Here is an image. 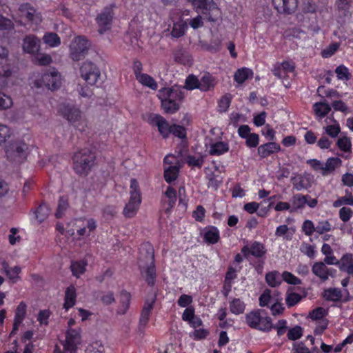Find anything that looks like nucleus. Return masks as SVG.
<instances>
[{
    "label": "nucleus",
    "mask_w": 353,
    "mask_h": 353,
    "mask_svg": "<svg viewBox=\"0 0 353 353\" xmlns=\"http://www.w3.org/2000/svg\"><path fill=\"white\" fill-rule=\"evenodd\" d=\"M139 266L141 276L148 285H153L155 280V266L154 264V250L149 243L141 245L139 252Z\"/></svg>",
    "instance_id": "nucleus-1"
},
{
    "label": "nucleus",
    "mask_w": 353,
    "mask_h": 353,
    "mask_svg": "<svg viewBox=\"0 0 353 353\" xmlns=\"http://www.w3.org/2000/svg\"><path fill=\"white\" fill-rule=\"evenodd\" d=\"M246 324L251 328L268 332L273 328L272 319L262 310H255L245 316Z\"/></svg>",
    "instance_id": "nucleus-2"
},
{
    "label": "nucleus",
    "mask_w": 353,
    "mask_h": 353,
    "mask_svg": "<svg viewBox=\"0 0 353 353\" xmlns=\"http://www.w3.org/2000/svg\"><path fill=\"white\" fill-rule=\"evenodd\" d=\"M130 199L123 208V214L126 218L134 217L141 203V194L139 185L136 179L130 180Z\"/></svg>",
    "instance_id": "nucleus-3"
},
{
    "label": "nucleus",
    "mask_w": 353,
    "mask_h": 353,
    "mask_svg": "<svg viewBox=\"0 0 353 353\" xmlns=\"http://www.w3.org/2000/svg\"><path fill=\"white\" fill-rule=\"evenodd\" d=\"M94 154L88 149H83L76 152L73 157L74 169L81 175H85L94 165Z\"/></svg>",
    "instance_id": "nucleus-4"
},
{
    "label": "nucleus",
    "mask_w": 353,
    "mask_h": 353,
    "mask_svg": "<svg viewBox=\"0 0 353 353\" xmlns=\"http://www.w3.org/2000/svg\"><path fill=\"white\" fill-rule=\"evenodd\" d=\"M90 42L83 36L75 37L69 44V56L74 61L83 59L90 48Z\"/></svg>",
    "instance_id": "nucleus-5"
},
{
    "label": "nucleus",
    "mask_w": 353,
    "mask_h": 353,
    "mask_svg": "<svg viewBox=\"0 0 353 353\" xmlns=\"http://www.w3.org/2000/svg\"><path fill=\"white\" fill-rule=\"evenodd\" d=\"M61 79L60 74L54 69H50L46 73L38 76L32 83V86L37 88H46L54 90L61 86Z\"/></svg>",
    "instance_id": "nucleus-6"
},
{
    "label": "nucleus",
    "mask_w": 353,
    "mask_h": 353,
    "mask_svg": "<svg viewBox=\"0 0 353 353\" xmlns=\"http://www.w3.org/2000/svg\"><path fill=\"white\" fill-rule=\"evenodd\" d=\"M81 329L68 328L66 332L65 340L63 341V351L60 347L55 346L54 353H76L77 346L81 342Z\"/></svg>",
    "instance_id": "nucleus-7"
},
{
    "label": "nucleus",
    "mask_w": 353,
    "mask_h": 353,
    "mask_svg": "<svg viewBox=\"0 0 353 353\" xmlns=\"http://www.w3.org/2000/svg\"><path fill=\"white\" fill-rule=\"evenodd\" d=\"M28 149V145L23 141H14L6 146L5 152L9 161L21 163L26 158Z\"/></svg>",
    "instance_id": "nucleus-8"
},
{
    "label": "nucleus",
    "mask_w": 353,
    "mask_h": 353,
    "mask_svg": "<svg viewBox=\"0 0 353 353\" xmlns=\"http://www.w3.org/2000/svg\"><path fill=\"white\" fill-rule=\"evenodd\" d=\"M80 72L82 78L90 85H95L101 76L99 68L96 65L90 61L84 62L82 64Z\"/></svg>",
    "instance_id": "nucleus-9"
},
{
    "label": "nucleus",
    "mask_w": 353,
    "mask_h": 353,
    "mask_svg": "<svg viewBox=\"0 0 353 353\" xmlns=\"http://www.w3.org/2000/svg\"><path fill=\"white\" fill-rule=\"evenodd\" d=\"M192 6L197 8L203 9L210 11L208 14V20L215 21L220 17L221 12L217 8L216 3L212 0H188Z\"/></svg>",
    "instance_id": "nucleus-10"
},
{
    "label": "nucleus",
    "mask_w": 353,
    "mask_h": 353,
    "mask_svg": "<svg viewBox=\"0 0 353 353\" xmlns=\"http://www.w3.org/2000/svg\"><path fill=\"white\" fill-rule=\"evenodd\" d=\"M63 116L74 126L79 127L83 123V117L81 110L72 105H63L61 108Z\"/></svg>",
    "instance_id": "nucleus-11"
},
{
    "label": "nucleus",
    "mask_w": 353,
    "mask_h": 353,
    "mask_svg": "<svg viewBox=\"0 0 353 353\" xmlns=\"http://www.w3.org/2000/svg\"><path fill=\"white\" fill-rule=\"evenodd\" d=\"M325 261L315 262L312 267V273L322 282H325L330 277L334 278L336 274V270L328 268Z\"/></svg>",
    "instance_id": "nucleus-12"
},
{
    "label": "nucleus",
    "mask_w": 353,
    "mask_h": 353,
    "mask_svg": "<svg viewBox=\"0 0 353 353\" xmlns=\"http://www.w3.org/2000/svg\"><path fill=\"white\" fill-rule=\"evenodd\" d=\"M19 12L21 17H25L32 23L38 25L42 22V16L30 3L21 4L19 8Z\"/></svg>",
    "instance_id": "nucleus-13"
},
{
    "label": "nucleus",
    "mask_w": 353,
    "mask_h": 353,
    "mask_svg": "<svg viewBox=\"0 0 353 353\" xmlns=\"http://www.w3.org/2000/svg\"><path fill=\"white\" fill-rule=\"evenodd\" d=\"M148 122L158 128L160 134L166 138L171 133V126L166 120L159 114H152L148 117Z\"/></svg>",
    "instance_id": "nucleus-14"
},
{
    "label": "nucleus",
    "mask_w": 353,
    "mask_h": 353,
    "mask_svg": "<svg viewBox=\"0 0 353 353\" xmlns=\"http://www.w3.org/2000/svg\"><path fill=\"white\" fill-rule=\"evenodd\" d=\"M75 227L79 236H88L96 229L97 224L93 219H79L76 221Z\"/></svg>",
    "instance_id": "nucleus-15"
},
{
    "label": "nucleus",
    "mask_w": 353,
    "mask_h": 353,
    "mask_svg": "<svg viewBox=\"0 0 353 353\" xmlns=\"http://www.w3.org/2000/svg\"><path fill=\"white\" fill-rule=\"evenodd\" d=\"M241 252L246 258H248L250 255H252L256 258H261L265 255L266 253V250L263 244L258 241H254L243 247L241 249Z\"/></svg>",
    "instance_id": "nucleus-16"
},
{
    "label": "nucleus",
    "mask_w": 353,
    "mask_h": 353,
    "mask_svg": "<svg viewBox=\"0 0 353 353\" xmlns=\"http://www.w3.org/2000/svg\"><path fill=\"white\" fill-rule=\"evenodd\" d=\"M113 18V12L112 8H105L100 13L97 18V22L99 26V32L102 34L111 27Z\"/></svg>",
    "instance_id": "nucleus-17"
},
{
    "label": "nucleus",
    "mask_w": 353,
    "mask_h": 353,
    "mask_svg": "<svg viewBox=\"0 0 353 353\" xmlns=\"http://www.w3.org/2000/svg\"><path fill=\"white\" fill-rule=\"evenodd\" d=\"M274 8L281 14H291L294 12L298 5L297 0H272Z\"/></svg>",
    "instance_id": "nucleus-18"
},
{
    "label": "nucleus",
    "mask_w": 353,
    "mask_h": 353,
    "mask_svg": "<svg viewBox=\"0 0 353 353\" xmlns=\"http://www.w3.org/2000/svg\"><path fill=\"white\" fill-rule=\"evenodd\" d=\"M313 177L312 175L305 173L296 174L291 178L293 188L297 191L307 189L312 186Z\"/></svg>",
    "instance_id": "nucleus-19"
},
{
    "label": "nucleus",
    "mask_w": 353,
    "mask_h": 353,
    "mask_svg": "<svg viewBox=\"0 0 353 353\" xmlns=\"http://www.w3.org/2000/svg\"><path fill=\"white\" fill-rule=\"evenodd\" d=\"M158 96L160 99H164L165 98L168 100L174 101H180L183 98V94L181 90L177 87L165 88L161 89L159 91Z\"/></svg>",
    "instance_id": "nucleus-20"
},
{
    "label": "nucleus",
    "mask_w": 353,
    "mask_h": 353,
    "mask_svg": "<svg viewBox=\"0 0 353 353\" xmlns=\"http://www.w3.org/2000/svg\"><path fill=\"white\" fill-rule=\"evenodd\" d=\"M23 51L29 54H34L40 50V40L36 36L30 34L26 36L22 43Z\"/></svg>",
    "instance_id": "nucleus-21"
},
{
    "label": "nucleus",
    "mask_w": 353,
    "mask_h": 353,
    "mask_svg": "<svg viewBox=\"0 0 353 353\" xmlns=\"http://www.w3.org/2000/svg\"><path fill=\"white\" fill-rule=\"evenodd\" d=\"M26 314V305L23 302H21L17 306L15 311V316L13 323V328L11 334L17 332L19 327L22 323Z\"/></svg>",
    "instance_id": "nucleus-22"
},
{
    "label": "nucleus",
    "mask_w": 353,
    "mask_h": 353,
    "mask_svg": "<svg viewBox=\"0 0 353 353\" xmlns=\"http://www.w3.org/2000/svg\"><path fill=\"white\" fill-rule=\"evenodd\" d=\"M186 29V23L180 20L176 22H174L172 26L170 25L165 32L170 31V35L172 38H179L185 34Z\"/></svg>",
    "instance_id": "nucleus-23"
},
{
    "label": "nucleus",
    "mask_w": 353,
    "mask_h": 353,
    "mask_svg": "<svg viewBox=\"0 0 353 353\" xmlns=\"http://www.w3.org/2000/svg\"><path fill=\"white\" fill-rule=\"evenodd\" d=\"M281 147L275 142H269L263 145H261L258 148V154L262 157L265 158L270 154L280 151Z\"/></svg>",
    "instance_id": "nucleus-24"
},
{
    "label": "nucleus",
    "mask_w": 353,
    "mask_h": 353,
    "mask_svg": "<svg viewBox=\"0 0 353 353\" xmlns=\"http://www.w3.org/2000/svg\"><path fill=\"white\" fill-rule=\"evenodd\" d=\"M229 150V145L227 142L216 141L210 144L209 154L211 155H222Z\"/></svg>",
    "instance_id": "nucleus-25"
},
{
    "label": "nucleus",
    "mask_w": 353,
    "mask_h": 353,
    "mask_svg": "<svg viewBox=\"0 0 353 353\" xmlns=\"http://www.w3.org/2000/svg\"><path fill=\"white\" fill-rule=\"evenodd\" d=\"M131 301V295L125 290H122L119 296L120 305L117 310V313L119 314H125L129 307Z\"/></svg>",
    "instance_id": "nucleus-26"
},
{
    "label": "nucleus",
    "mask_w": 353,
    "mask_h": 353,
    "mask_svg": "<svg viewBox=\"0 0 353 353\" xmlns=\"http://www.w3.org/2000/svg\"><path fill=\"white\" fill-rule=\"evenodd\" d=\"M199 81L200 90L202 92H206L213 89L216 84L215 78L209 73H205L201 79H199Z\"/></svg>",
    "instance_id": "nucleus-27"
},
{
    "label": "nucleus",
    "mask_w": 353,
    "mask_h": 353,
    "mask_svg": "<svg viewBox=\"0 0 353 353\" xmlns=\"http://www.w3.org/2000/svg\"><path fill=\"white\" fill-rule=\"evenodd\" d=\"M252 77L253 72L252 70L248 68H242L236 71L234 75V79L238 85H241L246 80L252 78Z\"/></svg>",
    "instance_id": "nucleus-28"
},
{
    "label": "nucleus",
    "mask_w": 353,
    "mask_h": 353,
    "mask_svg": "<svg viewBox=\"0 0 353 353\" xmlns=\"http://www.w3.org/2000/svg\"><path fill=\"white\" fill-rule=\"evenodd\" d=\"M309 198L310 197L308 195L303 196L299 194L294 195L291 199L292 208L290 212H292L304 208L307 203V199Z\"/></svg>",
    "instance_id": "nucleus-29"
},
{
    "label": "nucleus",
    "mask_w": 353,
    "mask_h": 353,
    "mask_svg": "<svg viewBox=\"0 0 353 353\" xmlns=\"http://www.w3.org/2000/svg\"><path fill=\"white\" fill-rule=\"evenodd\" d=\"M321 252L325 255L324 261L327 265H336L339 261L333 254V250L328 243H323L321 247Z\"/></svg>",
    "instance_id": "nucleus-30"
},
{
    "label": "nucleus",
    "mask_w": 353,
    "mask_h": 353,
    "mask_svg": "<svg viewBox=\"0 0 353 353\" xmlns=\"http://www.w3.org/2000/svg\"><path fill=\"white\" fill-rule=\"evenodd\" d=\"M229 309L231 313L239 315L244 312L245 304L240 299L234 298L229 302Z\"/></svg>",
    "instance_id": "nucleus-31"
},
{
    "label": "nucleus",
    "mask_w": 353,
    "mask_h": 353,
    "mask_svg": "<svg viewBox=\"0 0 353 353\" xmlns=\"http://www.w3.org/2000/svg\"><path fill=\"white\" fill-rule=\"evenodd\" d=\"M313 110L316 117L321 119L330 112L331 107L327 103L319 102L314 104Z\"/></svg>",
    "instance_id": "nucleus-32"
},
{
    "label": "nucleus",
    "mask_w": 353,
    "mask_h": 353,
    "mask_svg": "<svg viewBox=\"0 0 353 353\" xmlns=\"http://www.w3.org/2000/svg\"><path fill=\"white\" fill-rule=\"evenodd\" d=\"M8 50L2 46H0V65L2 68L3 74H1L3 77H8L11 74V70L7 65L8 62Z\"/></svg>",
    "instance_id": "nucleus-33"
},
{
    "label": "nucleus",
    "mask_w": 353,
    "mask_h": 353,
    "mask_svg": "<svg viewBox=\"0 0 353 353\" xmlns=\"http://www.w3.org/2000/svg\"><path fill=\"white\" fill-rule=\"evenodd\" d=\"M76 290L74 286H69L65 290L64 308L68 310L75 304Z\"/></svg>",
    "instance_id": "nucleus-34"
},
{
    "label": "nucleus",
    "mask_w": 353,
    "mask_h": 353,
    "mask_svg": "<svg viewBox=\"0 0 353 353\" xmlns=\"http://www.w3.org/2000/svg\"><path fill=\"white\" fill-rule=\"evenodd\" d=\"M137 80L143 86L148 87L153 90H156L158 88L157 81L148 74H139Z\"/></svg>",
    "instance_id": "nucleus-35"
},
{
    "label": "nucleus",
    "mask_w": 353,
    "mask_h": 353,
    "mask_svg": "<svg viewBox=\"0 0 353 353\" xmlns=\"http://www.w3.org/2000/svg\"><path fill=\"white\" fill-rule=\"evenodd\" d=\"M43 41L50 48H56L61 44L60 37L54 32H47L43 37Z\"/></svg>",
    "instance_id": "nucleus-36"
},
{
    "label": "nucleus",
    "mask_w": 353,
    "mask_h": 353,
    "mask_svg": "<svg viewBox=\"0 0 353 353\" xmlns=\"http://www.w3.org/2000/svg\"><path fill=\"white\" fill-rule=\"evenodd\" d=\"M174 60L185 65H190L192 63V56L184 50H179L176 52Z\"/></svg>",
    "instance_id": "nucleus-37"
},
{
    "label": "nucleus",
    "mask_w": 353,
    "mask_h": 353,
    "mask_svg": "<svg viewBox=\"0 0 353 353\" xmlns=\"http://www.w3.org/2000/svg\"><path fill=\"white\" fill-rule=\"evenodd\" d=\"M179 170V165H177L165 166V169H164L165 180L168 183H171L172 181L176 180V179L178 176Z\"/></svg>",
    "instance_id": "nucleus-38"
},
{
    "label": "nucleus",
    "mask_w": 353,
    "mask_h": 353,
    "mask_svg": "<svg viewBox=\"0 0 353 353\" xmlns=\"http://www.w3.org/2000/svg\"><path fill=\"white\" fill-rule=\"evenodd\" d=\"M204 239L208 243L214 244L219 240V232L216 228L211 227L204 232Z\"/></svg>",
    "instance_id": "nucleus-39"
},
{
    "label": "nucleus",
    "mask_w": 353,
    "mask_h": 353,
    "mask_svg": "<svg viewBox=\"0 0 353 353\" xmlns=\"http://www.w3.org/2000/svg\"><path fill=\"white\" fill-rule=\"evenodd\" d=\"M341 164V160L336 157H331L327 159L323 167V175L334 171Z\"/></svg>",
    "instance_id": "nucleus-40"
},
{
    "label": "nucleus",
    "mask_w": 353,
    "mask_h": 353,
    "mask_svg": "<svg viewBox=\"0 0 353 353\" xmlns=\"http://www.w3.org/2000/svg\"><path fill=\"white\" fill-rule=\"evenodd\" d=\"M69 208L68 199L66 196H61L55 212L57 219L62 218Z\"/></svg>",
    "instance_id": "nucleus-41"
},
{
    "label": "nucleus",
    "mask_w": 353,
    "mask_h": 353,
    "mask_svg": "<svg viewBox=\"0 0 353 353\" xmlns=\"http://www.w3.org/2000/svg\"><path fill=\"white\" fill-rule=\"evenodd\" d=\"M340 269L353 276V259L351 254L345 255L341 259Z\"/></svg>",
    "instance_id": "nucleus-42"
},
{
    "label": "nucleus",
    "mask_w": 353,
    "mask_h": 353,
    "mask_svg": "<svg viewBox=\"0 0 353 353\" xmlns=\"http://www.w3.org/2000/svg\"><path fill=\"white\" fill-rule=\"evenodd\" d=\"M50 209L46 203H42L34 212L35 218L39 222L43 221L50 214Z\"/></svg>",
    "instance_id": "nucleus-43"
},
{
    "label": "nucleus",
    "mask_w": 353,
    "mask_h": 353,
    "mask_svg": "<svg viewBox=\"0 0 353 353\" xmlns=\"http://www.w3.org/2000/svg\"><path fill=\"white\" fill-rule=\"evenodd\" d=\"M323 129L324 130L325 133L331 138L337 137L341 132L340 125L339 123L335 120H333L332 124H328L325 126H323Z\"/></svg>",
    "instance_id": "nucleus-44"
},
{
    "label": "nucleus",
    "mask_w": 353,
    "mask_h": 353,
    "mask_svg": "<svg viewBox=\"0 0 353 353\" xmlns=\"http://www.w3.org/2000/svg\"><path fill=\"white\" fill-rule=\"evenodd\" d=\"M341 291L337 288L327 289L323 292L324 298L327 301H338L341 299Z\"/></svg>",
    "instance_id": "nucleus-45"
},
{
    "label": "nucleus",
    "mask_w": 353,
    "mask_h": 353,
    "mask_svg": "<svg viewBox=\"0 0 353 353\" xmlns=\"http://www.w3.org/2000/svg\"><path fill=\"white\" fill-rule=\"evenodd\" d=\"M161 101V105L167 113L172 114L175 112H176L179 108V105L178 102L179 101H170L164 98V99H160Z\"/></svg>",
    "instance_id": "nucleus-46"
},
{
    "label": "nucleus",
    "mask_w": 353,
    "mask_h": 353,
    "mask_svg": "<svg viewBox=\"0 0 353 353\" xmlns=\"http://www.w3.org/2000/svg\"><path fill=\"white\" fill-rule=\"evenodd\" d=\"M199 79L194 74H190L187 77L184 88L188 90H193L194 89L200 90Z\"/></svg>",
    "instance_id": "nucleus-47"
},
{
    "label": "nucleus",
    "mask_w": 353,
    "mask_h": 353,
    "mask_svg": "<svg viewBox=\"0 0 353 353\" xmlns=\"http://www.w3.org/2000/svg\"><path fill=\"white\" fill-rule=\"evenodd\" d=\"M87 263L83 261L72 262L70 268L74 276L79 278L85 271Z\"/></svg>",
    "instance_id": "nucleus-48"
},
{
    "label": "nucleus",
    "mask_w": 353,
    "mask_h": 353,
    "mask_svg": "<svg viewBox=\"0 0 353 353\" xmlns=\"http://www.w3.org/2000/svg\"><path fill=\"white\" fill-rule=\"evenodd\" d=\"M11 129L6 125L0 123V145L5 143L12 136Z\"/></svg>",
    "instance_id": "nucleus-49"
},
{
    "label": "nucleus",
    "mask_w": 353,
    "mask_h": 353,
    "mask_svg": "<svg viewBox=\"0 0 353 353\" xmlns=\"http://www.w3.org/2000/svg\"><path fill=\"white\" fill-rule=\"evenodd\" d=\"M332 225L327 220L319 221L315 226L316 232L319 234H323L332 230Z\"/></svg>",
    "instance_id": "nucleus-50"
},
{
    "label": "nucleus",
    "mask_w": 353,
    "mask_h": 353,
    "mask_svg": "<svg viewBox=\"0 0 353 353\" xmlns=\"http://www.w3.org/2000/svg\"><path fill=\"white\" fill-rule=\"evenodd\" d=\"M268 284L272 287H276L281 283V279L278 272H272L265 276Z\"/></svg>",
    "instance_id": "nucleus-51"
},
{
    "label": "nucleus",
    "mask_w": 353,
    "mask_h": 353,
    "mask_svg": "<svg viewBox=\"0 0 353 353\" xmlns=\"http://www.w3.org/2000/svg\"><path fill=\"white\" fill-rule=\"evenodd\" d=\"M21 268L19 266H14L7 271V272H6V275L13 283H17L21 280V277L19 276Z\"/></svg>",
    "instance_id": "nucleus-52"
},
{
    "label": "nucleus",
    "mask_w": 353,
    "mask_h": 353,
    "mask_svg": "<svg viewBox=\"0 0 353 353\" xmlns=\"http://www.w3.org/2000/svg\"><path fill=\"white\" fill-rule=\"evenodd\" d=\"M34 61L38 65H46L50 64L52 62V58L48 54L39 53L34 57Z\"/></svg>",
    "instance_id": "nucleus-53"
},
{
    "label": "nucleus",
    "mask_w": 353,
    "mask_h": 353,
    "mask_svg": "<svg viewBox=\"0 0 353 353\" xmlns=\"http://www.w3.org/2000/svg\"><path fill=\"white\" fill-rule=\"evenodd\" d=\"M339 149L343 152H349L351 149V141L347 137H340L336 143Z\"/></svg>",
    "instance_id": "nucleus-54"
},
{
    "label": "nucleus",
    "mask_w": 353,
    "mask_h": 353,
    "mask_svg": "<svg viewBox=\"0 0 353 353\" xmlns=\"http://www.w3.org/2000/svg\"><path fill=\"white\" fill-rule=\"evenodd\" d=\"M302 231L306 236H311L314 232H316L314 223L311 220L304 221L302 224Z\"/></svg>",
    "instance_id": "nucleus-55"
},
{
    "label": "nucleus",
    "mask_w": 353,
    "mask_h": 353,
    "mask_svg": "<svg viewBox=\"0 0 353 353\" xmlns=\"http://www.w3.org/2000/svg\"><path fill=\"white\" fill-rule=\"evenodd\" d=\"M300 251L310 258H313L315 255V247L306 243L301 244Z\"/></svg>",
    "instance_id": "nucleus-56"
},
{
    "label": "nucleus",
    "mask_w": 353,
    "mask_h": 353,
    "mask_svg": "<svg viewBox=\"0 0 353 353\" xmlns=\"http://www.w3.org/2000/svg\"><path fill=\"white\" fill-rule=\"evenodd\" d=\"M343 205H353V197L351 194L341 197L333 203V206L335 208L340 207Z\"/></svg>",
    "instance_id": "nucleus-57"
},
{
    "label": "nucleus",
    "mask_w": 353,
    "mask_h": 353,
    "mask_svg": "<svg viewBox=\"0 0 353 353\" xmlns=\"http://www.w3.org/2000/svg\"><path fill=\"white\" fill-rule=\"evenodd\" d=\"M327 314V310L321 307H316L310 312V316L313 320H320Z\"/></svg>",
    "instance_id": "nucleus-58"
},
{
    "label": "nucleus",
    "mask_w": 353,
    "mask_h": 353,
    "mask_svg": "<svg viewBox=\"0 0 353 353\" xmlns=\"http://www.w3.org/2000/svg\"><path fill=\"white\" fill-rule=\"evenodd\" d=\"M302 336V328L300 326H296L288 330V338L290 340L295 341L300 339Z\"/></svg>",
    "instance_id": "nucleus-59"
},
{
    "label": "nucleus",
    "mask_w": 353,
    "mask_h": 353,
    "mask_svg": "<svg viewBox=\"0 0 353 353\" xmlns=\"http://www.w3.org/2000/svg\"><path fill=\"white\" fill-rule=\"evenodd\" d=\"M282 278L285 282L290 284L299 285L301 284V280L299 278H297L292 273L287 271L283 272L282 274Z\"/></svg>",
    "instance_id": "nucleus-60"
},
{
    "label": "nucleus",
    "mask_w": 353,
    "mask_h": 353,
    "mask_svg": "<svg viewBox=\"0 0 353 353\" xmlns=\"http://www.w3.org/2000/svg\"><path fill=\"white\" fill-rule=\"evenodd\" d=\"M353 215V211L349 208L343 207L339 210V217L343 222L348 221Z\"/></svg>",
    "instance_id": "nucleus-61"
},
{
    "label": "nucleus",
    "mask_w": 353,
    "mask_h": 353,
    "mask_svg": "<svg viewBox=\"0 0 353 353\" xmlns=\"http://www.w3.org/2000/svg\"><path fill=\"white\" fill-rule=\"evenodd\" d=\"M335 72L339 79L347 80L349 79L348 69L343 65L337 67L335 70Z\"/></svg>",
    "instance_id": "nucleus-62"
},
{
    "label": "nucleus",
    "mask_w": 353,
    "mask_h": 353,
    "mask_svg": "<svg viewBox=\"0 0 353 353\" xmlns=\"http://www.w3.org/2000/svg\"><path fill=\"white\" fill-rule=\"evenodd\" d=\"M301 299V295L297 293H290L288 294L285 301L288 306L292 307L300 301Z\"/></svg>",
    "instance_id": "nucleus-63"
},
{
    "label": "nucleus",
    "mask_w": 353,
    "mask_h": 353,
    "mask_svg": "<svg viewBox=\"0 0 353 353\" xmlns=\"http://www.w3.org/2000/svg\"><path fill=\"white\" fill-rule=\"evenodd\" d=\"M272 297L270 291L267 290L259 297V305L261 307L267 306L271 303Z\"/></svg>",
    "instance_id": "nucleus-64"
}]
</instances>
